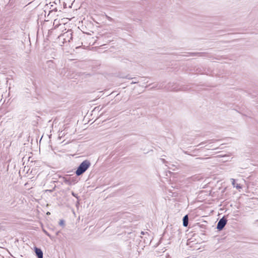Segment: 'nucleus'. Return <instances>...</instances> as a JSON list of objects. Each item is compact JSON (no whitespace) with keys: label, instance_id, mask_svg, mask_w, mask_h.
<instances>
[{"label":"nucleus","instance_id":"a211bd4d","mask_svg":"<svg viewBox=\"0 0 258 258\" xmlns=\"http://www.w3.org/2000/svg\"><path fill=\"white\" fill-rule=\"evenodd\" d=\"M161 160L163 161V163L165 162V160L164 159H161Z\"/></svg>","mask_w":258,"mask_h":258},{"label":"nucleus","instance_id":"20e7f679","mask_svg":"<svg viewBox=\"0 0 258 258\" xmlns=\"http://www.w3.org/2000/svg\"><path fill=\"white\" fill-rule=\"evenodd\" d=\"M63 181L64 183L68 185L75 184L78 182V180L77 177H69V178H63Z\"/></svg>","mask_w":258,"mask_h":258},{"label":"nucleus","instance_id":"0eeeda50","mask_svg":"<svg viewBox=\"0 0 258 258\" xmlns=\"http://www.w3.org/2000/svg\"><path fill=\"white\" fill-rule=\"evenodd\" d=\"M182 224L184 227H187L188 224V216L185 215L182 218Z\"/></svg>","mask_w":258,"mask_h":258},{"label":"nucleus","instance_id":"412c9836","mask_svg":"<svg viewBox=\"0 0 258 258\" xmlns=\"http://www.w3.org/2000/svg\"><path fill=\"white\" fill-rule=\"evenodd\" d=\"M53 190H47V191H49V192H52Z\"/></svg>","mask_w":258,"mask_h":258},{"label":"nucleus","instance_id":"4be33fe9","mask_svg":"<svg viewBox=\"0 0 258 258\" xmlns=\"http://www.w3.org/2000/svg\"><path fill=\"white\" fill-rule=\"evenodd\" d=\"M46 214H47V215H49L50 213V212H48Z\"/></svg>","mask_w":258,"mask_h":258},{"label":"nucleus","instance_id":"4468645a","mask_svg":"<svg viewBox=\"0 0 258 258\" xmlns=\"http://www.w3.org/2000/svg\"><path fill=\"white\" fill-rule=\"evenodd\" d=\"M155 88L161 89V87L160 86L159 87H158V85H157L154 86H153V87H152V88H151V89H155Z\"/></svg>","mask_w":258,"mask_h":258},{"label":"nucleus","instance_id":"ddd939ff","mask_svg":"<svg viewBox=\"0 0 258 258\" xmlns=\"http://www.w3.org/2000/svg\"><path fill=\"white\" fill-rule=\"evenodd\" d=\"M135 81H133L132 83H131V84H137L139 82V81H137V78L134 80Z\"/></svg>","mask_w":258,"mask_h":258},{"label":"nucleus","instance_id":"5701e85b","mask_svg":"<svg viewBox=\"0 0 258 258\" xmlns=\"http://www.w3.org/2000/svg\"><path fill=\"white\" fill-rule=\"evenodd\" d=\"M141 234L143 235V234H144V232L143 231H142V232H141Z\"/></svg>","mask_w":258,"mask_h":258},{"label":"nucleus","instance_id":"9d476101","mask_svg":"<svg viewBox=\"0 0 258 258\" xmlns=\"http://www.w3.org/2000/svg\"><path fill=\"white\" fill-rule=\"evenodd\" d=\"M43 231L46 235H47L48 237H49L50 239H52V237L46 230H45V229H43Z\"/></svg>","mask_w":258,"mask_h":258},{"label":"nucleus","instance_id":"f257e3e1","mask_svg":"<svg viewBox=\"0 0 258 258\" xmlns=\"http://www.w3.org/2000/svg\"><path fill=\"white\" fill-rule=\"evenodd\" d=\"M91 166V162L88 160L83 161L77 167L75 171L77 176H79L85 173Z\"/></svg>","mask_w":258,"mask_h":258},{"label":"nucleus","instance_id":"aec40b11","mask_svg":"<svg viewBox=\"0 0 258 258\" xmlns=\"http://www.w3.org/2000/svg\"><path fill=\"white\" fill-rule=\"evenodd\" d=\"M59 232V231H57V232L56 233V235H58Z\"/></svg>","mask_w":258,"mask_h":258},{"label":"nucleus","instance_id":"dca6fc26","mask_svg":"<svg viewBox=\"0 0 258 258\" xmlns=\"http://www.w3.org/2000/svg\"><path fill=\"white\" fill-rule=\"evenodd\" d=\"M70 34L71 35V38H70V40H69V41H70V40H72V39H73V36H72V35H72V33H70Z\"/></svg>","mask_w":258,"mask_h":258},{"label":"nucleus","instance_id":"1a4fd4ad","mask_svg":"<svg viewBox=\"0 0 258 258\" xmlns=\"http://www.w3.org/2000/svg\"><path fill=\"white\" fill-rule=\"evenodd\" d=\"M59 225L62 227H64L65 226V221L64 220L61 219V220H60L59 222Z\"/></svg>","mask_w":258,"mask_h":258},{"label":"nucleus","instance_id":"39448f33","mask_svg":"<svg viewBox=\"0 0 258 258\" xmlns=\"http://www.w3.org/2000/svg\"><path fill=\"white\" fill-rule=\"evenodd\" d=\"M34 252L37 258H43V251L40 248L35 246Z\"/></svg>","mask_w":258,"mask_h":258},{"label":"nucleus","instance_id":"f8f14e48","mask_svg":"<svg viewBox=\"0 0 258 258\" xmlns=\"http://www.w3.org/2000/svg\"><path fill=\"white\" fill-rule=\"evenodd\" d=\"M71 194H72V195L73 197H74L76 198L78 200V199H79V197L78 196L77 194H75V193L74 191H72Z\"/></svg>","mask_w":258,"mask_h":258},{"label":"nucleus","instance_id":"9b49d317","mask_svg":"<svg viewBox=\"0 0 258 258\" xmlns=\"http://www.w3.org/2000/svg\"><path fill=\"white\" fill-rule=\"evenodd\" d=\"M196 71L198 73H201V74L204 73V72H203V71L199 68L196 69Z\"/></svg>","mask_w":258,"mask_h":258},{"label":"nucleus","instance_id":"f3484780","mask_svg":"<svg viewBox=\"0 0 258 258\" xmlns=\"http://www.w3.org/2000/svg\"><path fill=\"white\" fill-rule=\"evenodd\" d=\"M57 11V9L56 8H54V9H53L52 10V11H54V12H56Z\"/></svg>","mask_w":258,"mask_h":258},{"label":"nucleus","instance_id":"6ab92c4d","mask_svg":"<svg viewBox=\"0 0 258 258\" xmlns=\"http://www.w3.org/2000/svg\"><path fill=\"white\" fill-rule=\"evenodd\" d=\"M200 227L202 228H204V226L203 225H200Z\"/></svg>","mask_w":258,"mask_h":258},{"label":"nucleus","instance_id":"6e6552de","mask_svg":"<svg viewBox=\"0 0 258 258\" xmlns=\"http://www.w3.org/2000/svg\"><path fill=\"white\" fill-rule=\"evenodd\" d=\"M232 181V184L233 187H236L237 189L242 188V185L240 184L236 183L235 180L233 178L231 179Z\"/></svg>","mask_w":258,"mask_h":258},{"label":"nucleus","instance_id":"7ed1b4c3","mask_svg":"<svg viewBox=\"0 0 258 258\" xmlns=\"http://www.w3.org/2000/svg\"><path fill=\"white\" fill-rule=\"evenodd\" d=\"M227 222V217L225 216H224L222 218H221L218 222L216 228L218 231L222 230L225 226L226 225Z\"/></svg>","mask_w":258,"mask_h":258},{"label":"nucleus","instance_id":"423d86ee","mask_svg":"<svg viewBox=\"0 0 258 258\" xmlns=\"http://www.w3.org/2000/svg\"><path fill=\"white\" fill-rule=\"evenodd\" d=\"M189 54L191 56H206L207 53L206 52H189Z\"/></svg>","mask_w":258,"mask_h":258},{"label":"nucleus","instance_id":"f03ea898","mask_svg":"<svg viewBox=\"0 0 258 258\" xmlns=\"http://www.w3.org/2000/svg\"><path fill=\"white\" fill-rule=\"evenodd\" d=\"M165 88L169 91H186L187 89V87H182L180 88H177L176 86L174 87V85L171 83H168L165 87Z\"/></svg>","mask_w":258,"mask_h":258},{"label":"nucleus","instance_id":"2eb2a0df","mask_svg":"<svg viewBox=\"0 0 258 258\" xmlns=\"http://www.w3.org/2000/svg\"><path fill=\"white\" fill-rule=\"evenodd\" d=\"M125 78H127L128 79H134V80H135L136 79V78H131L130 77H128V76H127Z\"/></svg>","mask_w":258,"mask_h":258}]
</instances>
